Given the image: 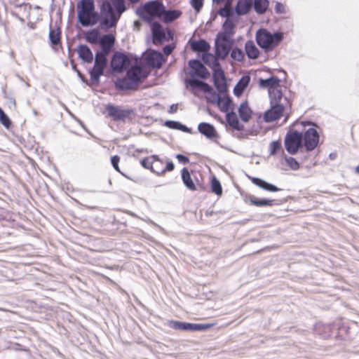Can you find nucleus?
I'll list each match as a JSON object with an SVG mask.
<instances>
[{"instance_id": "obj_62", "label": "nucleus", "mask_w": 359, "mask_h": 359, "mask_svg": "<svg viewBox=\"0 0 359 359\" xmlns=\"http://www.w3.org/2000/svg\"><path fill=\"white\" fill-rule=\"evenodd\" d=\"M174 168H175V165L172 163V161H168L167 163H166V165L163 167L164 173L165 172L172 171L174 170Z\"/></svg>"}, {"instance_id": "obj_36", "label": "nucleus", "mask_w": 359, "mask_h": 359, "mask_svg": "<svg viewBox=\"0 0 359 359\" xmlns=\"http://www.w3.org/2000/svg\"><path fill=\"white\" fill-rule=\"evenodd\" d=\"M233 45L215 44V55L219 60H225Z\"/></svg>"}, {"instance_id": "obj_3", "label": "nucleus", "mask_w": 359, "mask_h": 359, "mask_svg": "<svg viewBox=\"0 0 359 359\" xmlns=\"http://www.w3.org/2000/svg\"><path fill=\"white\" fill-rule=\"evenodd\" d=\"M163 11L162 0H151L139 6L135 10V14L147 24L156 22L159 19L161 11Z\"/></svg>"}, {"instance_id": "obj_43", "label": "nucleus", "mask_w": 359, "mask_h": 359, "mask_svg": "<svg viewBox=\"0 0 359 359\" xmlns=\"http://www.w3.org/2000/svg\"><path fill=\"white\" fill-rule=\"evenodd\" d=\"M215 44L233 45V41L231 36L219 32L216 36Z\"/></svg>"}, {"instance_id": "obj_53", "label": "nucleus", "mask_w": 359, "mask_h": 359, "mask_svg": "<svg viewBox=\"0 0 359 359\" xmlns=\"http://www.w3.org/2000/svg\"><path fill=\"white\" fill-rule=\"evenodd\" d=\"M71 64H72V69H73L76 72L77 76H79V78L81 80V81H82L83 83H85L88 84V85H90V84L88 83V79L86 78V76L83 75V74H82V73L81 72V71H80V70H79V69H77V67H76V65L74 64V62H73V61H72V60H71Z\"/></svg>"}, {"instance_id": "obj_49", "label": "nucleus", "mask_w": 359, "mask_h": 359, "mask_svg": "<svg viewBox=\"0 0 359 359\" xmlns=\"http://www.w3.org/2000/svg\"><path fill=\"white\" fill-rule=\"evenodd\" d=\"M113 47H108L107 46H101V49L97 50L95 53L108 59V55L111 51Z\"/></svg>"}, {"instance_id": "obj_39", "label": "nucleus", "mask_w": 359, "mask_h": 359, "mask_svg": "<svg viewBox=\"0 0 359 359\" xmlns=\"http://www.w3.org/2000/svg\"><path fill=\"white\" fill-rule=\"evenodd\" d=\"M217 106L221 111L227 113L230 109H232L233 100L231 97L228 95L224 96L221 97V100L217 103Z\"/></svg>"}, {"instance_id": "obj_41", "label": "nucleus", "mask_w": 359, "mask_h": 359, "mask_svg": "<svg viewBox=\"0 0 359 359\" xmlns=\"http://www.w3.org/2000/svg\"><path fill=\"white\" fill-rule=\"evenodd\" d=\"M210 188L211 191L217 196L222 194V187L219 180L215 177L212 176L210 179Z\"/></svg>"}, {"instance_id": "obj_10", "label": "nucleus", "mask_w": 359, "mask_h": 359, "mask_svg": "<svg viewBox=\"0 0 359 359\" xmlns=\"http://www.w3.org/2000/svg\"><path fill=\"white\" fill-rule=\"evenodd\" d=\"M77 18L81 25L84 27L94 26L97 22H100L101 26L103 15L95 11V9L91 11H79L77 13Z\"/></svg>"}, {"instance_id": "obj_32", "label": "nucleus", "mask_w": 359, "mask_h": 359, "mask_svg": "<svg viewBox=\"0 0 359 359\" xmlns=\"http://www.w3.org/2000/svg\"><path fill=\"white\" fill-rule=\"evenodd\" d=\"M245 51L249 59L255 60L259 56V49L251 40H248L245 42Z\"/></svg>"}, {"instance_id": "obj_2", "label": "nucleus", "mask_w": 359, "mask_h": 359, "mask_svg": "<svg viewBox=\"0 0 359 359\" xmlns=\"http://www.w3.org/2000/svg\"><path fill=\"white\" fill-rule=\"evenodd\" d=\"M283 32L276 31L272 33L265 28L259 29L255 35L257 45L266 53L272 51L283 41Z\"/></svg>"}, {"instance_id": "obj_11", "label": "nucleus", "mask_w": 359, "mask_h": 359, "mask_svg": "<svg viewBox=\"0 0 359 359\" xmlns=\"http://www.w3.org/2000/svg\"><path fill=\"white\" fill-rule=\"evenodd\" d=\"M169 325L174 330L182 331H204L209 329L212 325L208 323H191L184 321L171 320Z\"/></svg>"}, {"instance_id": "obj_61", "label": "nucleus", "mask_w": 359, "mask_h": 359, "mask_svg": "<svg viewBox=\"0 0 359 359\" xmlns=\"http://www.w3.org/2000/svg\"><path fill=\"white\" fill-rule=\"evenodd\" d=\"M201 54H202V59H203V61L206 65H210V59L211 58L212 55H211V54L209 53V51H208V52H205V53H201Z\"/></svg>"}, {"instance_id": "obj_63", "label": "nucleus", "mask_w": 359, "mask_h": 359, "mask_svg": "<svg viewBox=\"0 0 359 359\" xmlns=\"http://www.w3.org/2000/svg\"><path fill=\"white\" fill-rule=\"evenodd\" d=\"M177 109H178V104H171L170 106L168 112L170 113V114H173V113L177 112Z\"/></svg>"}, {"instance_id": "obj_40", "label": "nucleus", "mask_w": 359, "mask_h": 359, "mask_svg": "<svg viewBox=\"0 0 359 359\" xmlns=\"http://www.w3.org/2000/svg\"><path fill=\"white\" fill-rule=\"evenodd\" d=\"M100 32L97 29H93L86 33L85 39L90 43H95L100 41Z\"/></svg>"}, {"instance_id": "obj_22", "label": "nucleus", "mask_w": 359, "mask_h": 359, "mask_svg": "<svg viewBox=\"0 0 359 359\" xmlns=\"http://www.w3.org/2000/svg\"><path fill=\"white\" fill-rule=\"evenodd\" d=\"M79 57L84 62L90 64L93 61V54L90 47L86 44H79L77 47Z\"/></svg>"}, {"instance_id": "obj_12", "label": "nucleus", "mask_w": 359, "mask_h": 359, "mask_svg": "<svg viewBox=\"0 0 359 359\" xmlns=\"http://www.w3.org/2000/svg\"><path fill=\"white\" fill-rule=\"evenodd\" d=\"M126 74L137 88L148 77L149 72L140 65H135L126 70Z\"/></svg>"}, {"instance_id": "obj_52", "label": "nucleus", "mask_w": 359, "mask_h": 359, "mask_svg": "<svg viewBox=\"0 0 359 359\" xmlns=\"http://www.w3.org/2000/svg\"><path fill=\"white\" fill-rule=\"evenodd\" d=\"M190 4L196 12H199L203 8V0H191Z\"/></svg>"}, {"instance_id": "obj_34", "label": "nucleus", "mask_w": 359, "mask_h": 359, "mask_svg": "<svg viewBox=\"0 0 359 359\" xmlns=\"http://www.w3.org/2000/svg\"><path fill=\"white\" fill-rule=\"evenodd\" d=\"M151 159H153L151 172L156 173L158 175H161L164 173L163 169V161L160 159L158 156L152 155L151 156Z\"/></svg>"}, {"instance_id": "obj_16", "label": "nucleus", "mask_w": 359, "mask_h": 359, "mask_svg": "<svg viewBox=\"0 0 359 359\" xmlns=\"http://www.w3.org/2000/svg\"><path fill=\"white\" fill-rule=\"evenodd\" d=\"M212 80L214 86L219 93H224L227 91L226 76L222 69L217 72H213Z\"/></svg>"}, {"instance_id": "obj_23", "label": "nucleus", "mask_w": 359, "mask_h": 359, "mask_svg": "<svg viewBox=\"0 0 359 359\" xmlns=\"http://www.w3.org/2000/svg\"><path fill=\"white\" fill-rule=\"evenodd\" d=\"M285 201L286 200L283 201L276 199L259 198L255 196H251L250 198V203L257 207L272 206L274 205H278Z\"/></svg>"}, {"instance_id": "obj_14", "label": "nucleus", "mask_w": 359, "mask_h": 359, "mask_svg": "<svg viewBox=\"0 0 359 359\" xmlns=\"http://www.w3.org/2000/svg\"><path fill=\"white\" fill-rule=\"evenodd\" d=\"M283 104H271V107L264 114V121L266 123H271L280 119L284 111Z\"/></svg>"}, {"instance_id": "obj_13", "label": "nucleus", "mask_w": 359, "mask_h": 359, "mask_svg": "<svg viewBox=\"0 0 359 359\" xmlns=\"http://www.w3.org/2000/svg\"><path fill=\"white\" fill-rule=\"evenodd\" d=\"M320 135L318 130L313 128H309L303 133V144L307 151L315 149L318 144Z\"/></svg>"}, {"instance_id": "obj_26", "label": "nucleus", "mask_w": 359, "mask_h": 359, "mask_svg": "<svg viewBox=\"0 0 359 359\" xmlns=\"http://www.w3.org/2000/svg\"><path fill=\"white\" fill-rule=\"evenodd\" d=\"M281 80L276 76H271L267 79H260L259 85L261 88H267L268 92L269 90L276 89L280 87Z\"/></svg>"}, {"instance_id": "obj_30", "label": "nucleus", "mask_w": 359, "mask_h": 359, "mask_svg": "<svg viewBox=\"0 0 359 359\" xmlns=\"http://www.w3.org/2000/svg\"><path fill=\"white\" fill-rule=\"evenodd\" d=\"M182 180L184 186L191 191H196V186L194 182L190 172L187 168H183L181 170Z\"/></svg>"}, {"instance_id": "obj_64", "label": "nucleus", "mask_w": 359, "mask_h": 359, "mask_svg": "<svg viewBox=\"0 0 359 359\" xmlns=\"http://www.w3.org/2000/svg\"><path fill=\"white\" fill-rule=\"evenodd\" d=\"M133 26L137 29H140L141 26H142V23L139 20H135L134 22H133Z\"/></svg>"}, {"instance_id": "obj_44", "label": "nucleus", "mask_w": 359, "mask_h": 359, "mask_svg": "<svg viewBox=\"0 0 359 359\" xmlns=\"http://www.w3.org/2000/svg\"><path fill=\"white\" fill-rule=\"evenodd\" d=\"M231 57L238 62H241L245 59V55L243 50L238 47H234L230 53Z\"/></svg>"}, {"instance_id": "obj_18", "label": "nucleus", "mask_w": 359, "mask_h": 359, "mask_svg": "<svg viewBox=\"0 0 359 359\" xmlns=\"http://www.w3.org/2000/svg\"><path fill=\"white\" fill-rule=\"evenodd\" d=\"M182 14L180 10L176 9H166L163 5V11H161L159 20L164 23L168 24L178 19Z\"/></svg>"}, {"instance_id": "obj_46", "label": "nucleus", "mask_w": 359, "mask_h": 359, "mask_svg": "<svg viewBox=\"0 0 359 359\" xmlns=\"http://www.w3.org/2000/svg\"><path fill=\"white\" fill-rule=\"evenodd\" d=\"M206 100L212 104H217L221 100V97L212 89V90L208 93Z\"/></svg>"}, {"instance_id": "obj_48", "label": "nucleus", "mask_w": 359, "mask_h": 359, "mask_svg": "<svg viewBox=\"0 0 359 359\" xmlns=\"http://www.w3.org/2000/svg\"><path fill=\"white\" fill-rule=\"evenodd\" d=\"M285 161L287 163V165L292 170H297L300 168V165L299 162L293 157H285Z\"/></svg>"}, {"instance_id": "obj_57", "label": "nucleus", "mask_w": 359, "mask_h": 359, "mask_svg": "<svg viewBox=\"0 0 359 359\" xmlns=\"http://www.w3.org/2000/svg\"><path fill=\"white\" fill-rule=\"evenodd\" d=\"M175 157L177 159V161H179V163H180L183 165H186L189 163V157L184 154H176Z\"/></svg>"}, {"instance_id": "obj_15", "label": "nucleus", "mask_w": 359, "mask_h": 359, "mask_svg": "<svg viewBox=\"0 0 359 359\" xmlns=\"http://www.w3.org/2000/svg\"><path fill=\"white\" fill-rule=\"evenodd\" d=\"M146 64L154 69H160L165 62V60L163 54L158 50H151L144 57Z\"/></svg>"}, {"instance_id": "obj_37", "label": "nucleus", "mask_w": 359, "mask_h": 359, "mask_svg": "<svg viewBox=\"0 0 359 359\" xmlns=\"http://www.w3.org/2000/svg\"><path fill=\"white\" fill-rule=\"evenodd\" d=\"M269 96L270 99V104H281L280 101L283 99V93L280 87L269 90Z\"/></svg>"}, {"instance_id": "obj_7", "label": "nucleus", "mask_w": 359, "mask_h": 359, "mask_svg": "<svg viewBox=\"0 0 359 359\" xmlns=\"http://www.w3.org/2000/svg\"><path fill=\"white\" fill-rule=\"evenodd\" d=\"M107 114L115 121H126L131 120L135 115V109L132 108H122L119 106L108 104L105 106Z\"/></svg>"}, {"instance_id": "obj_17", "label": "nucleus", "mask_w": 359, "mask_h": 359, "mask_svg": "<svg viewBox=\"0 0 359 359\" xmlns=\"http://www.w3.org/2000/svg\"><path fill=\"white\" fill-rule=\"evenodd\" d=\"M184 83L187 88H190L191 90H198L205 93H210L213 89L211 86L203 81V79L184 80Z\"/></svg>"}, {"instance_id": "obj_25", "label": "nucleus", "mask_w": 359, "mask_h": 359, "mask_svg": "<svg viewBox=\"0 0 359 359\" xmlns=\"http://www.w3.org/2000/svg\"><path fill=\"white\" fill-rule=\"evenodd\" d=\"M252 8V0H238L234 10L238 16H242L249 13Z\"/></svg>"}, {"instance_id": "obj_24", "label": "nucleus", "mask_w": 359, "mask_h": 359, "mask_svg": "<svg viewBox=\"0 0 359 359\" xmlns=\"http://www.w3.org/2000/svg\"><path fill=\"white\" fill-rule=\"evenodd\" d=\"M250 178L252 184H254L257 187H258L265 191H270V192H276V191L281 190L276 185H274L271 183H269L261 178L255 177H252Z\"/></svg>"}, {"instance_id": "obj_9", "label": "nucleus", "mask_w": 359, "mask_h": 359, "mask_svg": "<svg viewBox=\"0 0 359 359\" xmlns=\"http://www.w3.org/2000/svg\"><path fill=\"white\" fill-rule=\"evenodd\" d=\"M131 65V60L126 53L116 51L111 56L110 66L114 72L122 73Z\"/></svg>"}, {"instance_id": "obj_28", "label": "nucleus", "mask_w": 359, "mask_h": 359, "mask_svg": "<svg viewBox=\"0 0 359 359\" xmlns=\"http://www.w3.org/2000/svg\"><path fill=\"white\" fill-rule=\"evenodd\" d=\"M226 120L228 125L233 130L238 131H242L244 130V126L240 123L238 118L234 111L227 112L226 114Z\"/></svg>"}, {"instance_id": "obj_38", "label": "nucleus", "mask_w": 359, "mask_h": 359, "mask_svg": "<svg viewBox=\"0 0 359 359\" xmlns=\"http://www.w3.org/2000/svg\"><path fill=\"white\" fill-rule=\"evenodd\" d=\"M77 13L79 11H91L95 9L94 0H81L76 5Z\"/></svg>"}, {"instance_id": "obj_31", "label": "nucleus", "mask_w": 359, "mask_h": 359, "mask_svg": "<svg viewBox=\"0 0 359 359\" xmlns=\"http://www.w3.org/2000/svg\"><path fill=\"white\" fill-rule=\"evenodd\" d=\"M252 111L250 108L247 101L243 102L238 107V115L241 119L245 122H248L252 118Z\"/></svg>"}, {"instance_id": "obj_29", "label": "nucleus", "mask_w": 359, "mask_h": 359, "mask_svg": "<svg viewBox=\"0 0 359 359\" xmlns=\"http://www.w3.org/2000/svg\"><path fill=\"white\" fill-rule=\"evenodd\" d=\"M115 87L120 90H130L137 89L130 78L126 74L123 78L118 79L115 83Z\"/></svg>"}, {"instance_id": "obj_33", "label": "nucleus", "mask_w": 359, "mask_h": 359, "mask_svg": "<svg viewBox=\"0 0 359 359\" xmlns=\"http://www.w3.org/2000/svg\"><path fill=\"white\" fill-rule=\"evenodd\" d=\"M269 6V0H252V8L258 15H263L266 13Z\"/></svg>"}, {"instance_id": "obj_45", "label": "nucleus", "mask_w": 359, "mask_h": 359, "mask_svg": "<svg viewBox=\"0 0 359 359\" xmlns=\"http://www.w3.org/2000/svg\"><path fill=\"white\" fill-rule=\"evenodd\" d=\"M0 123L6 128L9 129L12 125L11 120L4 111L0 107Z\"/></svg>"}, {"instance_id": "obj_19", "label": "nucleus", "mask_w": 359, "mask_h": 359, "mask_svg": "<svg viewBox=\"0 0 359 359\" xmlns=\"http://www.w3.org/2000/svg\"><path fill=\"white\" fill-rule=\"evenodd\" d=\"M189 43L192 51L198 54L208 52L210 49V43L204 39H200L196 41L191 38L189 40Z\"/></svg>"}, {"instance_id": "obj_4", "label": "nucleus", "mask_w": 359, "mask_h": 359, "mask_svg": "<svg viewBox=\"0 0 359 359\" xmlns=\"http://www.w3.org/2000/svg\"><path fill=\"white\" fill-rule=\"evenodd\" d=\"M94 65L88 70L91 85L97 86L100 82V77L104 75V70L108 65V59L95 53L93 57Z\"/></svg>"}, {"instance_id": "obj_20", "label": "nucleus", "mask_w": 359, "mask_h": 359, "mask_svg": "<svg viewBox=\"0 0 359 359\" xmlns=\"http://www.w3.org/2000/svg\"><path fill=\"white\" fill-rule=\"evenodd\" d=\"M198 132L206 138L212 140L218 136L215 126L207 122H201L198 125Z\"/></svg>"}, {"instance_id": "obj_6", "label": "nucleus", "mask_w": 359, "mask_h": 359, "mask_svg": "<svg viewBox=\"0 0 359 359\" xmlns=\"http://www.w3.org/2000/svg\"><path fill=\"white\" fill-rule=\"evenodd\" d=\"M151 28L153 43L155 45H161L165 41L172 40L173 32L167 28L165 29L159 22H154L149 24Z\"/></svg>"}, {"instance_id": "obj_60", "label": "nucleus", "mask_w": 359, "mask_h": 359, "mask_svg": "<svg viewBox=\"0 0 359 359\" xmlns=\"http://www.w3.org/2000/svg\"><path fill=\"white\" fill-rule=\"evenodd\" d=\"M209 65L210 66V67L213 70V72H217L220 69H222L221 66H220L219 62L218 61H217L216 60H214L212 61V62L210 63V65Z\"/></svg>"}, {"instance_id": "obj_58", "label": "nucleus", "mask_w": 359, "mask_h": 359, "mask_svg": "<svg viewBox=\"0 0 359 359\" xmlns=\"http://www.w3.org/2000/svg\"><path fill=\"white\" fill-rule=\"evenodd\" d=\"M274 10L275 12L278 14H283L285 13V6L278 1L276 3Z\"/></svg>"}, {"instance_id": "obj_59", "label": "nucleus", "mask_w": 359, "mask_h": 359, "mask_svg": "<svg viewBox=\"0 0 359 359\" xmlns=\"http://www.w3.org/2000/svg\"><path fill=\"white\" fill-rule=\"evenodd\" d=\"M177 130H180V131H182L184 133H192V130L191 128L187 127V126L182 124V123H180L179 121V123H178V126H177Z\"/></svg>"}, {"instance_id": "obj_21", "label": "nucleus", "mask_w": 359, "mask_h": 359, "mask_svg": "<svg viewBox=\"0 0 359 359\" xmlns=\"http://www.w3.org/2000/svg\"><path fill=\"white\" fill-rule=\"evenodd\" d=\"M61 29L56 26L53 27L50 24L48 39L53 49H57V46L61 45Z\"/></svg>"}, {"instance_id": "obj_54", "label": "nucleus", "mask_w": 359, "mask_h": 359, "mask_svg": "<svg viewBox=\"0 0 359 359\" xmlns=\"http://www.w3.org/2000/svg\"><path fill=\"white\" fill-rule=\"evenodd\" d=\"M179 121L168 120L165 121L164 126L170 129L177 130Z\"/></svg>"}, {"instance_id": "obj_50", "label": "nucleus", "mask_w": 359, "mask_h": 359, "mask_svg": "<svg viewBox=\"0 0 359 359\" xmlns=\"http://www.w3.org/2000/svg\"><path fill=\"white\" fill-rule=\"evenodd\" d=\"M119 161H120L119 156L114 155L111 157V165L113 166V168H114V170L123 175V173L121 172L119 166H118Z\"/></svg>"}, {"instance_id": "obj_42", "label": "nucleus", "mask_w": 359, "mask_h": 359, "mask_svg": "<svg viewBox=\"0 0 359 359\" xmlns=\"http://www.w3.org/2000/svg\"><path fill=\"white\" fill-rule=\"evenodd\" d=\"M99 43L101 46L114 47L115 43V37L111 34H105L100 37Z\"/></svg>"}, {"instance_id": "obj_1", "label": "nucleus", "mask_w": 359, "mask_h": 359, "mask_svg": "<svg viewBox=\"0 0 359 359\" xmlns=\"http://www.w3.org/2000/svg\"><path fill=\"white\" fill-rule=\"evenodd\" d=\"M127 9L126 0H104L100 6L101 15H103L101 28L107 31L115 27Z\"/></svg>"}, {"instance_id": "obj_35", "label": "nucleus", "mask_w": 359, "mask_h": 359, "mask_svg": "<svg viewBox=\"0 0 359 359\" xmlns=\"http://www.w3.org/2000/svg\"><path fill=\"white\" fill-rule=\"evenodd\" d=\"M236 24L233 19L227 18L222 24V31L219 32L222 34L231 36L235 34Z\"/></svg>"}, {"instance_id": "obj_51", "label": "nucleus", "mask_w": 359, "mask_h": 359, "mask_svg": "<svg viewBox=\"0 0 359 359\" xmlns=\"http://www.w3.org/2000/svg\"><path fill=\"white\" fill-rule=\"evenodd\" d=\"M153 159L150 157H145L140 161L142 166L146 169L151 170Z\"/></svg>"}, {"instance_id": "obj_8", "label": "nucleus", "mask_w": 359, "mask_h": 359, "mask_svg": "<svg viewBox=\"0 0 359 359\" xmlns=\"http://www.w3.org/2000/svg\"><path fill=\"white\" fill-rule=\"evenodd\" d=\"M188 65L190 68L189 71L190 78L184 80H198L199 79L205 80L209 78L210 72L201 60L192 59L189 61Z\"/></svg>"}, {"instance_id": "obj_47", "label": "nucleus", "mask_w": 359, "mask_h": 359, "mask_svg": "<svg viewBox=\"0 0 359 359\" xmlns=\"http://www.w3.org/2000/svg\"><path fill=\"white\" fill-rule=\"evenodd\" d=\"M270 155L275 156L282 148V144L280 141L274 140L272 141L270 144Z\"/></svg>"}, {"instance_id": "obj_5", "label": "nucleus", "mask_w": 359, "mask_h": 359, "mask_svg": "<svg viewBox=\"0 0 359 359\" xmlns=\"http://www.w3.org/2000/svg\"><path fill=\"white\" fill-rule=\"evenodd\" d=\"M284 145L290 154H297L299 149L304 147L303 133L296 130H289L285 136Z\"/></svg>"}, {"instance_id": "obj_56", "label": "nucleus", "mask_w": 359, "mask_h": 359, "mask_svg": "<svg viewBox=\"0 0 359 359\" xmlns=\"http://www.w3.org/2000/svg\"><path fill=\"white\" fill-rule=\"evenodd\" d=\"M230 11V8L226 6H224L219 10L218 13L221 17L226 18V19L227 18H229Z\"/></svg>"}, {"instance_id": "obj_55", "label": "nucleus", "mask_w": 359, "mask_h": 359, "mask_svg": "<svg viewBox=\"0 0 359 359\" xmlns=\"http://www.w3.org/2000/svg\"><path fill=\"white\" fill-rule=\"evenodd\" d=\"M175 48V45L174 43L167 44L163 47V53L167 55L172 53Z\"/></svg>"}, {"instance_id": "obj_27", "label": "nucleus", "mask_w": 359, "mask_h": 359, "mask_svg": "<svg viewBox=\"0 0 359 359\" xmlns=\"http://www.w3.org/2000/svg\"><path fill=\"white\" fill-rule=\"evenodd\" d=\"M250 82V76L249 75L243 76L233 88V94L236 97H240L248 88Z\"/></svg>"}]
</instances>
